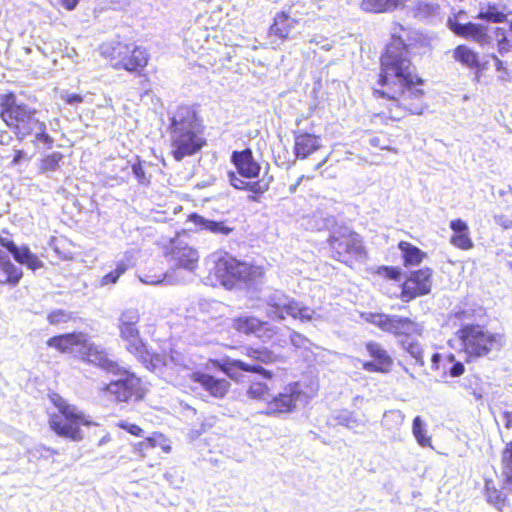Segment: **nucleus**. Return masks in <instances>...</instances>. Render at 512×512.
I'll return each mask as SVG.
<instances>
[{
    "instance_id": "412c9836",
    "label": "nucleus",
    "mask_w": 512,
    "mask_h": 512,
    "mask_svg": "<svg viewBox=\"0 0 512 512\" xmlns=\"http://www.w3.org/2000/svg\"><path fill=\"white\" fill-rule=\"evenodd\" d=\"M192 379L216 398L224 397L230 386V383L226 379H218L209 374L200 372L193 373Z\"/></svg>"
},
{
    "instance_id": "a18cd8bd",
    "label": "nucleus",
    "mask_w": 512,
    "mask_h": 512,
    "mask_svg": "<svg viewBox=\"0 0 512 512\" xmlns=\"http://www.w3.org/2000/svg\"><path fill=\"white\" fill-rule=\"evenodd\" d=\"M451 244L463 250H468L473 247V242L469 236V232L454 234L450 239Z\"/></svg>"
},
{
    "instance_id": "f8f14e48",
    "label": "nucleus",
    "mask_w": 512,
    "mask_h": 512,
    "mask_svg": "<svg viewBox=\"0 0 512 512\" xmlns=\"http://www.w3.org/2000/svg\"><path fill=\"white\" fill-rule=\"evenodd\" d=\"M214 274L224 286L230 288L236 281H247L250 278L251 267L226 255L215 263Z\"/></svg>"
},
{
    "instance_id": "3c124183",
    "label": "nucleus",
    "mask_w": 512,
    "mask_h": 512,
    "mask_svg": "<svg viewBox=\"0 0 512 512\" xmlns=\"http://www.w3.org/2000/svg\"><path fill=\"white\" fill-rule=\"evenodd\" d=\"M336 419L338 420L339 424L346 426L347 428H354L357 426V419L351 412L344 411L340 413Z\"/></svg>"
},
{
    "instance_id": "e433bc0d",
    "label": "nucleus",
    "mask_w": 512,
    "mask_h": 512,
    "mask_svg": "<svg viewBox=\"0 0 512 512\" xmlns=\"http://www.w3.org/2000/svg\"><path fill=\"white\" fill-rule=\"evenodd\" d=\"M336 220L333 216H323L322 214H314L306 219V228L321 231L334 227Z\"/></svg>"
},
{
    "instance_id": "8fccbe9b",
    "label": "nucleus",
    "mask_w": 512,
    "mask_h": 512,
    "mask_svg": "<svg viewBox=\"0 0 512 512\" xmlns=\"http://www.w3.org/2000/svg\"><path fill=\"white\" fill-rule=\"evenodd\" d=\"M290 342L296 348L308 349L311 345L307 337L295 331L290 334Z\"/></svg>"
},
{
    "instance_id": "6ab92c4d",
    "label": "nucleus",
    "mask_w": 512,
    "mask_h": 512,
    "mask_svg": "<svg viewBox=\"0 0 512 512\" xmlns=\"http://www.w3.org/2000/svg\"><path fill=\"white\" fill-rule=\"evenodd\" d=\"M87 334L82 332H73L51 337L47 340L49 347L55 348L61 353L76 352L85 345Z\"/></svg>"
},
{
    "instance_id": "9d476101",
    "label": "nucleus",
    "mask_w": 512,
    "mask_h": 512,
    "mask_svg": "<svg viewBox=\"0 0 512 512\" xmlns=\"http://www.w3.org/2000/svg\"><path fill=\"white\" fill-rule=\"evenodd\" d=\"M365 319L385 332L403 335L404 337H409L413 334L420 335L423 331V327L420 324L398 315L369 313Z\"/></svg>"
},
{
    "instance_id": "603ef678",
    "label": "nucleus",
    "mask_w": 512,
    "mask_h": 512,
    "mask_svg": "<svg viewBox=\"0 0 512 512\" xmlns=\"http://www.w3.org/2000/svg\"><path fill=\"white\" fill-rule=\"evenodd\" d=\"M56 453H57L56 451H54L50 448H47L45 446H42V445L36 446L29 451L31 458H41V457L47 458L50 455L56 454Z\"/></svg>"
},
{
    "instance_id": "4468645a",
    "label": "nucleus",
    "mask_w": 512,
    "mask_h": 512,
    "mask_svg": "<svg viewBox=\"0 0 512 512\" xmlns=\"http://www.w3.org/2000/svg\"><path fill=\"white\" fill-rule=\"evenodd\" d=\"M246 355L255 363H246L243 360H233L231 365L242 371L255 372L262 374L265 378H271L272 373L264 369L261 364H272L278 359V356L269 349L262 348H245Z\"/></svg>"
},
{
    "instance_id": "13d9d810",
    "label": "nucleus",
    "mask_w": 512,
    "mask_h": 512,
    "mask_svg": "<svg viewBox=\"0 0 512 512\" xmlns=\"http://www.w3.org/2000/svg\"><path fill=\"white\" fill-rule=\"evenodd\" d=\"M152 439L156 440V447H160L165 453L171 451V446L168 444L167 439L162 434H153Z\"/></svg>"
},
{
    "instance_id": "de8ad7c7",
    "label": "nucleus",
    "mask_w": 512,
    "mask_h": 512,
    "mask_svg": "<svg viewBox=\"0 0 512 512\" xmlns=\"http://www.w3.org/2000/svg\"><path fill=\"white\" fill-rule=\"evenodd\" d=\"M160 358L162 359V363L157 369L161 368L162 366H171V365H174L176 367H184L185 366L183 356L180 353L175 352V351H172L168 358L162 357V356H160Z\"/></svg>"
},
{
    "instance_id": "1a4fd4ad",
    "label": "nucleus",
    "mask_w": 512,
    "mask_h": 512,
    "mask_svg": "<svg viewBox=\"0 0 512 512\" xmlns=\"http://www.w3.org/2000/svg\"><path fill=\"white\" fill-rule=\"evenodd\" d=\"M36 111L20 102L12 92L0 94V116L9 128H20L32 122Z\"/></svg>"
},
{
    "instance_id": "09e8293b",
    "label": "nucleus",
    "mask_w": 512,
    "mask_h": 512,
    "mask_svg": "<svg viewBox=\"0 0 512 512\" xmlns=\"http://www.w3.org/2000/svg\"><path fill=\"white\" fill-rule=\"evenodd\" d=\"M60 98L62 101H64L66 104L70 106H78L79 104L85 101L84 96L77 93H71L68 91L61 92Z\"/></svg>"
},
{
    "instance_id": "f03ea898",
    "label": "nucleus",
    "mask_w": 512,
    "mask_h": 512,
    "mask_svg": "<svg viewBox=\"0 0 512 512\" xmlns=\"http://www.w3.org/2000/svg\"><path fill=\"white\" fill-rule=\"evenodd\" d=\"M140 320L137 309L129 308L124 310L118 319L120 338L125 342L126 350L148 370L156 371L161 365L160 355L152 353L147 344L142 340L136 324Z\"/></svg>"
},
{
    "instance_id": "69168bd1",
    "label": "nucleus",
    "mask_w": 512,
    "mask_h": 512,
    "mask_svg": "<svg viewBox=\"0 0 512 512\" xmlns=\"http://www.w3.org/2000/svg\"><path fill=\"white\" fill-rule=\"evenodd\" d=\"M501 420L504 423L506 428H508V429L512 428V411L502 412Z\"/></svg>"
},
{
    "instance_id": "58836bf2",
    "label": "nucleus",
    "mask_w": 512,
    "mask_h": 512,
    "mask_svg": "<svg viewBox=\"0 0 512 512\" xmlns=\"http://www.w3.org/2000/svg\"><path fill=\"white\" fill-rule=\"evenodd\" d=\"M412 433L420 446H431V438L427 435L426 424L420 416H416L413 420Z\"/></svg>"
},
{
    "instance_id": "f3484780",
    "label": "nucleus",
    "mask_w": 512,
    "mask_h": 512,
    "mask_svg": "<svg viewBox=\"0 0 512 512\" xmlns=\"http://www.w3.org/2000/svg\"><path fill=\"white\" fill-rule=\"evenodd\" d=\"M80 355L88 362L108 372L119 373L120 371L119 365L108 357L102 347L92 343L88 336L86 337L85 345L80 350Z\"/></svg>"
},
{
    "instance_id": "774afa93",
    "label": "nucleus",
    "mask_w": 512,
    "mask_h": 512,
    "mask_svg": "<svg viewBox=\"0 0 512 512\" xmlns=\"http://www.w3.org/2000/svg\"><path fill=\"white\" fill-rule=\"evenodd\" d=\"M36 138H37V140H38L39 142H43L44 144L49 145V146H50V145L52 144V142H53L52 138H51L49 135L45 134L43 130H42V132H41V133H38V134L36 135Z\"/></svg>"
},
{
    "instance_id": "5fc2aeb1",
    "label": "nucleus",
    "mask_w": 512,
    "mask_h": 512,
    "mask_svg": "<svg viewBox=\"0 0 512 512\" xmlns=\"http://www.w3.org/2000/svg\"><path fill=\"white\" fill-rule=\"evenodd\" d=\"M494 221L496 224L501 226L503 229L512 228V214L511 215H506V214L494 215Z\"/></svg>"
},
{
    "instance_id": "72a5a7b5",
    "label": "nucleus",
    "mask_w": 512,
    "mask_h": 512,
    "mask_svg": "<svg viewBox=\"0 0 512 512\" xmlns=\"http://www.w3.org/2000/svg\"><path fill=\"white\" fill-rule=\"evenodd\" d=\"M403 350H405L409 355L415 360V363L423 366V349L418 341L413 339L411 336L404 337L399 341Z\"/></svg>"
},
{
    "instance_id": "39448f33",
    "label": "nucleus",
    "mask_w": 512,
    "mask_h": 512,
    "mask_svg": "<svg viewBox=\"0 0 512 512\" xmlns=\"http://www.w3.org/2000/svg\"><path fill=\"white\" fill-rule=\"evenodd\" d=\"M54 404L59 409L60 415H53L50 418V427L58 435L70 438L74 441L82 439L80 424L90 426L94 423L87 420L82 413H78L76 407L66 403L60 396L55 395Z\"/></svg>"
},
{
    "instance_id": "37998d69",
    "label": "nucleus",
    "mask_w": 512,
    "mask_h": 512,
    "mask_svg": "<svg viewBox=\"0 0 512 512\" xmlns=\"http://www.w3.org/2000/svg\"><path fill=\"white\" fill-rule=\"evenodd\" d=\"M484 315V310L479 307L478 309H464L457 311L455 313V318L462 322V326L467 323H473L478 318H481Z\"/></svg>"
},
{
    "instance_id": "dca6fc26",
    "label": "nucleus",
    "mask_w": 512,
    "mask_h": 512,
    "mask_svg": "<svg viewBox=\"0 0 512 512\" xmlns=\"http://www.w3.org/2000/svg\"><path fill=\"white\" fill-rule=\"evenodd\" d=\"M431 277L432 270L429 268L411 273L410 277L403 284L402 300L408 302L418 296L428 294L432 286Z\"/></svg>"
},
{
    "instance_id": "338daca9",
    "label": "nucleus",
    "mask_w": 512,
    "mask_h": 512,
    "mask_svg": "<svg viewBox=\"0 0 512 512\" xmlns=\"http://www.w3.org/2000/svg\"><path fill=\"white\" fill-rule=\"evenodd\" d=\"M385 270L387 272V276L390 279L398 280L400 278L401 273L399 269L393 267H385Z\"/></svg>"
},
{
    "instance_id": "f257e3e1",
    "label": "nucleus",
    "mask_w": 512,
    "mask_h": 512,
    "mask_svg": "<svg viewBox=\"0 0 512 512\" xmlns=\"http://www.w3.org/2000/svg\"><path fill=\"white\" fill-rule=\"evenodd\" d=\"M422 85L423 80L411 63L409 44L394 30L381 56V73L378 87L373 90L374 96L399 104L413 114H421Z\"/></svg>"
},
{
    "instance_id": "680f3d73",
    "label": "nucleus",
    "mask_w": 512,
    "mask_h": 512,
    "mask_svg": "<svg viewBox=\"0 0 512 512\" xmlns=\"http://www.w3.org/2000/svg\"><path fill=\"white\" fill-rule=\"evenodd\" d=\"M133 174L138 179L140 183H143L145 180V171L140 164H134L132 166Z\"/></svg>"
},
{
    "instance_id": "20e7f679",
    "label": "nucleus",
    "mask_w": 512,
    "mask_h": 512,
    "mask_svg": "<svg viewBox=\"0 0 512 512\" xmlns=\"http://www.w3.org/2000/svg\"><path fill=\"white\" fill-rule=\"evenodd\" d=\"M164 254L171 270V272L168 271L165 274V280L169 283L180 282L179 279H174L177 270L182 269L192 273L198 267L199 253L189 245L183 236L171 239L165 247Z\"/></svg>"
},
{
    "instance_id": "473e14b6",
    "label": "nucleus",
    "mask_w": 512,
    "mask_h": 512,
    "mask_svg": "<svg viewBox=\"0 0 512 512\" xmlns=\"http://www.w3.org/2000/svg\"><path fill=\"white\" fill-rule=\"evenodd\" d=\"M453 58L468 68H478V55L465 45L457 46L453 51Z\"/></svg>"
},
{
    "instance_id": "393cba45",
    "label": "nucleus",
    "mask_w": 512,
    "mask_h": 512,
    "mask_svg": "<svg viewBox=\"0 0 512 512\" xmlns=\"http://www.w3.org/2000/svg\"><path fill=\"white\" fill-rule=\"evenodd\" d=\"M228 179L230 184L240 190H249L256 194H262L269 189L270 183L272 181V177H263L258 181H244L240 177H238L234 172H228Z\"/></svg>"
},
{
    "instance_id": "c9c22d12",
    "label": "nucleus",
    "mask_w": 512,
    "mask_h": 512,
    "mask_svg": "<svg viewBox=\"0 0 512 512\" xmlns=\"http://www.w3.org/2000/svg\"><path fill=\"white\" fill-rule=\"evenodd\" d=\"M366 349L370 356L374 358V361L378 362L381 366L390 370L392 365V359L388 355L387 351L378 343L369 342L366 345Z\"/></svg>"
},
{
    "instance_id": "79ce46f5",
    "label": "nucleus",
    "mask_w": 512,
    "mask_h": 512,
    "mask_svg": "<svg viewBox=\"0 0 512 512\" xmlns=\"http://www.w3.org/2000/svg\"><path fill=\"white\" fill-rule=\"evenodd\" d=\"M478 18L493 23H501L506 19V14L498 6L488 5L485 10L482 9L479 12Z\"/></svg>"
},
{
    "instance_id": "b1692460",
    "label": "nucleus",
    "mask_w": 512,
    "mask_h": 512,
    "mask_svg": "<svg viewBox=\"0 0 512 512\" xmlns=\"http://www.w3.org/2000/svg\"><path fill=\"white\" fill-rule=\"evenodd\" d=\"M22 276L21 268L11 262L6 252L0 250V284L16 286Z\"/></svg>"
},
{
    "instance_id": "4c0bfd02",
    "label": "nucleus",
    "mask_w": 512,
    "mask_h": 512,
    "mask_svg": "<svg viewBox=\"0 0 512 512\" xmlns=\"http://www.w3.org/2000/svg\"><path fill=\"white\" fill-rule=\"evenodd\" d=\"M271 391L269 387L261 382L251 383L247 390V396L251 399L264 402L266 405L268 404L271 398Z\"/></svg>"
},
{
    "instance_id": "2eb2a0df",
    "label": "nucleus",
    "mask_w": 512,
    "mask_h": 512,
    "mask_svg": "<svg viewBox=\"0 0 512 512\" xmlns=\"http://www.w3.org/2000/svg\"><path fill=\"white\" fill-rule=\"evenodd\" d=\"M121 378L111 381L106 390L115 396V399L120 402H128L131 400H138L141 398L140 379L134 374L127 371H119Z\"/></svg>"
},
{
    "instance_id": "c85d7f7f",
    "label": "nucleus",
    "mask_w": 512,
    "mask_h": 512,
    "mask_svg": "<svg viewBox=\"0 0 512 512\" xmlns=\"http://www.w3.org/2000/svg\"><path fill=\"white\" fill-rule=\"evenodd\" d=\"M485 497L489 504L498 510H502L506 502L505 493L498 489L493 479H485Z\"/></svg>"
},
{
    "instance_id": "5701e85b",
    "label": "nucleus",
    "mask_w": 512,
    "mask_h": 512,
    "mask_svg": "<svg viewBox=\"0 0 512 512\" xmlns=\"http://www.w3.org/2000/svg\"><path fill=\"white\" fill-rule=\"evenodd\" d=\"M322 146L319 136L300 130L295 135V154L297 157L306 158Z\"/></svg>"
},
{
    "instance_id": "aec40b11",
    "label": "nucleus",
    "mask_w": 512,
    "mask_h": 512,
    "mask_svg": "<svg viewBox=\"0 0 512 512\" xmlns=\"http://www.w3.org/2000/svg\"><path fill=\"white\" fill-rule=\"evenodd\" d=\"M231 160L235 164L240 176L249 179L259 176L261 167L253 158L250 149L233 152Z\"/></svg>"
},
{
    "instance_id": "7c9ffc66",
    "label": "nucleus",
    "mask_w": 512,
    "mask_h": 512,
    "mask_svg": "<svg viewBox=\"0 0 512 512\" xmlns=\"http://www.w3.org/2000/svg\"><path fill=\"white\" fill-rule=\"evenodd\" d=\"M292 20L284 12L278 13L274 18V23L270 26L269 32L278 38L284 40L292 29Z\"/></svg>"
},
{
    "instance_id": "c756f323",
    "label": "nucleus",
    "mask_w": 512,
    "mask_h": 512,
    "mask_svg": "<svg viewBox=\"0 0 512 512\" xmlns=\"http://www.w3.org/2000/svg\"><path fill=\"white\" fill-rule=\"evenodd\" d=\"M406 0H363L361 7L363 10L374 13H382L397 8Z\"/></svg>"
},
{
    "instance_id": "9b49d317",
    "label": "nucleus",
    "mask_w": 512,
    "mask_h": 512,
    "mask_svg": "<svg viewBox=\"0 0 512 512\" xmlns=\"http://www.w3.org/2000/svg\"><path fill=\"white\" fill-rule=\"evenodd\" d=\"M111 61L116 69L137 71L147 65L148 55L146 50L141 47L118 43L112 48Z\"/></svg>"
},
{
    "instance_id": "052dcab7",
    "label": "nucleus",
    "mask_w": 512,
    "mask_h": 512,
    "mask_svg": "<svg viewBox=\"0 0 512 512\" xmlns=\"http://www.w3.org/2000/svg\"><path fill=\"white\" fill-rule=\"evenodd\" d=\"M156 440L152 439V437H147L143 441L138 443L139 450H148L152 448H156Z\"/></svg>"
},
{
    "instance_id": "c03bdc74",
    "label": "nucleus",
    "mask_w": 512,
    "mask_h": 512,
    "mask_svg": "<svg viewBox=\"0 0 512 512\" xmlns=\"http://www.w3.org/2000/svg\"><path fill=\"white\" fill-rule=\"evenodd\" d=\"M62 154L54 152L51 155H48L44 158L40 165V170L42 172H53L59 168V163L62 160Z\"/></svg>"
},
{
    "instance_id": "a19ab883",
    "label": "nucleus",
    "mask_w": 512,
    "mask_h": 512,
    "mask_svg": "<svg viewBox=\"0 0 512 512\" xmlns=\"http://www.w3.org/2000/svg\"><path fill=\"white\" fill-rule=\"evenodd\" d=\"M495 36L498 43V51L500 54L508 52L512 49V22L510 23V33L507 34L504 28H496Z\"/></svg>"
},
{
    "instance_id": "423d86ee",
    "label": "nucleus",
    "mask_w": 512,
    "mask_h": 512,
    "mask_svg": "<svg viewBox=\"0 0 512 512\" xmlns=\"http://www.w3.org/2000/svg\"><path fill=\"white\" fill-rule=\"evenodd\" d=\"M266 301L268 305L267 314L272 319L282 320L285 318V314L301 322H309L320 318L315 310L290 298L279 290L271 292L266 297Z\"/></svg>"
},
{
    "instance_id": "a878e982",
    "label": "nucleus",
    "mask_w": 512,
    "mask_h": 512,
    "mask_svg": "<svg viewBox=\"0 0 512 512\" xmlns=\"http://www.w3.org/2000/svg\"><path fill=\"white\" fill-rule=\"evenodd\" d=\"M189 220L201 230H205L217 235H228L232 232V228L225 225L223 221H214L206 219L198 214H191Z\"/></svg>"
},
{
    "instance_id": "ddd939ff",
    "label": "nucleus",
    "mask_w": 512,
    "mask_h": 512,
    "mask_svg": "<svg viewBox=\"0 0 512 512\" xmlns=\"http://www.w3.org/2000/svg\"><path fill=\"white\" fill-rule=\"evenodd\" d=\"M205 144V138L196 130H172V154L177 161L197 153Z\"/></svg>"
},
{
    "instance_id": "6e6d98bb",
    "label": "nucleus",
    "mask_w": 512,
    "mask_h": 512,
    "mask_svg": "<svg viewBox=\"0 0 512 512\" xmlns=\"http://www.w3.org/2000/svg\"><path fill=\"white\" fill-rule=\"evenodd\" d=\"M118 426L132 435L142 436L143 430L136 424L128 423L125 421H121Z\"/></svg>"
},
{
    "instance_id": "0eeeda50",
    "label": "nucleus",
    "mask_w": 512,
    "mask_h": 512,
    "mask_svg": "<svg viewBox=\"0 0 512 512\" xmlns=\"http://www.w3.org/2000/svg\"><path fill=\"white\" fill-rule=\"evenodd\" d=\"M308 402V396L298 382L286 385L282 391L272 394L262 414L272 417H282L295 412Z\"/></svg>"
},
{
    "instance_id": "2f4dec72",
    "label": "nucleus",
    "mask_w": 512,
    "mask_h": 512,
    "mask_svg": "<svg viewBox=\"0 0 512 512\" xmlns=\"http://www.w3.org/2000/svg\"><path fill=\"white\" fill-rule=\"evenodd\" d=\"M232 327L240 333H258L263 323L255 317H238L231 320Z\"/></svg>"
},
{
    "instance_id": "4d7b16f0",
    "label": "nucleus",
    "mask_w": 512,
    "mask_h": 512,
    "mask_svg": "<svg viewBox=\"0 0 512 512\" xmlns=\"http://www.w3.org/2000/svg\"><path fill=\"white\" fill-rule=\"evenodd\" d=\"M450 228L454 231V234L469 232L467 223L461 219L452 220L450 222Z\"/></svg>"
},
{
    "instance_id": "6e6552de",
    "label": "nucleus",
    "mask_w": 512,
    "mask_h": 512,
    "mask_svg": "<svg viewBox=\"0 0 512 512\" xmlns=\"http://www.w3.org/2000/svg\"><path fill=\"white\" fill-rule=\"evenodd\" d=\"M329 244L333 257L346 264L365 255L361 237L347 228L334 231L329 237Z\"/></svg>"
},
{
    "instance_id": "49530a36",
    "label": "nucleus",
    "mask_w": 512,
    "mask_h": 512,
    "mask_svg": "<svg viewBox=\"0 0 512 512\" xmlns=\"http://www.w3.org/2000/svg\"><path fill=\"white\" fill-rule=\"evenodd\" d=\"M72 319V314L62 309L54 310L47 316V320L51 325L66 323Z\"/></svg>"
},
{
    "instance_id": "0e129e2a",
    "label": "nucleus",
    "mask_w": 512,
    "mask_h": 512,
    "mask_svg": "<svg viewBox=\"0 0 512 512\" xmlns=\"http://www.w3.org/2000/svg\"><path fill=\"white\" fill-rule=\"evenodd\" d=\"M438 6L434 4H428V3H421L419 4L418 11L421 12L422 10H425V12L428 15H432L436 12Z\"/></svg>"
},
{
    "instance_id": "4be33fe9",
    "label": "nucleus",
    "mask_w": 512,
    "mask_h": 512,
    "mask_svg": "<svg viewBox=\"0 0 512 512\" xmlns=\"http://www.w3.org/2000/svg\"><path fill=\"white\" fill-rule=\"evenodd\" d=\"M170 128H197L199 123L198 113L194 106L182 105L174 111L170 117Z\"/></svg>"
},
{
    "instance_id": "cd10ccee",
    "label": "nucleus",
    "mask_w": 512,
    "mask_h": 512,
    "mask_svg": "<svg viewBox=\"0 0 512 512\" xmlns=\"http://www.w3.org/2000/svg\"><path fill=\"white\" fill-rule=\"evenodd\" d=\"M501 464L503 488L512 491V441L502 451Z\"/></svg>"
},
{
    "instance_id": "7ed1b4c3",
    "label": "nucleus",
    "mask_w": 512,
    "mask_h": 512,
    "mask_svg": "<svg viewBox=\"0 0 512 512\" xmlns=\"http://www.w3.org/2000/svg\"><path fill=\"white\" fill-rule=\"evenodd\" d=\"M456 336L468 358H480L491 351H499L505 345V336L493 333L484 326L467 323L461 326Z\"/></svg>"
},
{
    "instance_id": "a211bd4d",
    "label": "nucleus",
    "mask_w": 512,
    "mask_h": 512,
    "mask_svg": "<svg viewBox=\"0 0 512 512\" xmlns=\"http://www.w3.org/2000/svg\"><path fill=\"white\" fill-rule=\"evenodd\" d=\"M0 245L6 248L16 262L35 271L43 267V262L26 246L18 247L12 240L0 237Z\"/></svg>"
},
{
    "instance_id": "ea45409f",
    "label": "nucleus",
    "mask_w": 512,
    "mask_h": 512,
    "mask_svg": "<svg viewBox=\"0 0 512 512\" xmlns=\"http://www.w3.org/2000/svg\"><path fill=\"white\" fill-rule=\"evenodd\" d=\"M404 414L400 410H390L384 413L382 424L388 430H397L403 424Z\"/></svg>"
},
{
    "instance_id": "e2e57ef3",
    "label": "nucleus",
    "mask_w": 512,
    "mask_h": 512,
    "mask_svg": "<svg viewBox=\"0 0 512 512\" xmlns=\"http://www.w3.org/2000/svg\"><path fill=\"white\" fill-rule=\"evenodd\" d=\"M118 278H119L118 274L115 271H111L110 273L106 274L102 278L101 284L102 285L113 284L118 280Z\"/></svg>"
},
{
    "instance_id": "864d4df0",
    "label": "nucleus",
    "mask_w": 512,
    "mask_h": 512,
    "mask_svg": "<svg viewBox=\"0 0 512 512\" xmlns=\"http://www.w3.org/2000/svg\"><path fill=\"white\" fill-rule=\"evenodd\" d=\"M447 360L451 364L449 368V375L451 377H458L464 373V365L461 362H454V355H449Z\"/></svg>"
},
{
    "instance_id": "bf43d9fd",
    "label": "nucleus",
    "mask_w": 512,
    "mask_h": 512,
    "mask_svg": "<svg viewBox=\"0 0 512 512\" xmlns=\"http://www.w3.org/2000/svg\"><path fill=\"white\" fill-rule=\"evenodd\" d=\"M363 369L368 372H388L389 370L378 364L376 361H367L363 363Z\"/></svg>"
},
{
    "instance_id": "f704fd0d",
    "label": "nucleus",
    "mask_w": 512,
    "mask_h": 512,
    "mask_svg": "<svg viewBox=\"0 0 512 512\" xmlns=\"http://www.w3.org/2000/svg\"><path fill=\"white\" fill-rule=\"evenodd\" d=\"M404 258L405 265H418L424 256L423 252L412 244L401 241L398 245Z\"/></svg>"
},
{
    "instance_id": "bb28decb",
    "label": "nucleus",
    "mask_w": 512,
    "mask_h": 512,
    "mask_svg": "<svg viewBox=\"0 0 512 512\" xmlns=\"http://www.w3.org/2000/svg\"><path fill=\"white\" fill-rule=\"evenodd\" d=\"M451 30L459 36L471 37L477 41H481L486 37L485 27L472 22L465 24L456 22L451 25Z\"/></svg>"
}]
</instances>
